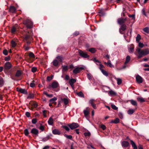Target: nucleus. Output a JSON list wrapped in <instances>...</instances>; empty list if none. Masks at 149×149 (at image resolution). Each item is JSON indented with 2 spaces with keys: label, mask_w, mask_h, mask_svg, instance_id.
<instances>
[{
  "label": "nucleus",
  "mask_w": 149,
  "mask_h": 149,
  "mask_svg": "<svg viewBox=\"0 0 149 149\" xmlns=\"http://www.w3.org/2000/svg\"><path fill=\"white\" fill-rule=\"evenodd\" d=\"M4 60L6 61H9L10 60V57L9 56L6 57L4 58Z\"/></svg>",
  "instance_id": "54"
},
{
  "label": "nucleus",
  "mask_w": 149,
  "mask_h": 149,
  "mask_svg": "<svg viewBox=\"0 0 149 149\" xmlns=\"http://www.w3.org/2000/svg\"><path fill=\"white\" fill-rule=\"evenodd\" d=\"M56 58L58 60L59 62H62V58L61 56H57Z\"/></svg>",
  "instance_id": "39"
},
{
  "label": "nucleus",
  "mask_w": 149,
  "mask_h": 149,
  "mask_svg": "<svg viewBox=\"0 0 149 149\" xmlns=\"http://www.w3.org/2000/svg\"><path fill=\"white\" fill-rule=\"evenodd\" d=\"M23 24L26 26L27 29H31L33 27V23L29 19H26L23 21Z\"/></svg>",
  "instance_id": "2"
},
{
  "label": "nucleus",
  "mask_w": 149,
  "mask_h": 149,
  "mask_svg": "<svg viewBox=\"0 0 149 149\" xmlns=\"http://www.w3.org/2000/svg\"><path fill=\"white\" fill-rule=\"evenodd\" d=\"M50 138V136L49 135L47 136V137L42 139V141L43 142H45L47 141Z\"/></svg>",
  "instance_id": "41"
},
{
  "label": "nucleus",
  "mask_w": 149,
  "mask_h": 149,
  "mask_svg": "<svg viewBox=\"0 0 149 149\" xmlns=\"http://www.w3.org/2000/svg\"><path fill=\"white\" fill-rule=\"evenodd\" d=\"M10 42L11 46L12 47H14L16 46L17 44L13 40H12Z\"/></svg>",
  "instance_id": "35"
},
{
  "label": "nucleus",
  "mask_w": 149,
  "mask_h": 149,
  "mask_svg": "<svg viewBox=\"0 0 149 149\" xmlns=\"http://www.w3.org/2000/svg\"><path fill=\"white\" fill-rule=\"evenodd\" d=\"M22 74V73L21 72V70H18L17 71L15 75H11V78L13 80H16V79L15 77H19Z\"/></svg>",
  "instance_id": "6"
},
{
  "label": "nucleus",
  "mask_w": 149,
  "mask_h": 149,
  "mask_svg": "<svg viewBox=\"0 0 149 149\" xmlns=\"http://www.w3.org/2000/svg\"><path fill=\"white\" fill-rule=\"evenodd\" d=\"M78 52L80 56L82 58H87L89 57V56L86 52H83L81 50H79Z\"/></svg>",
  "instance_id": "5"
},
{
  "label": "nucleus",
  "mask_w": 149,
  "mask_h": 149,
  "mask_svg": "<svg viewBox=\"0 0 149 149\" xmlns=\"http://www.w3.org/2000/svg\"><path fill=\"white\" fill-rule=\"evenodd\" d=\"M76 80L74 79H70L69 81V83L70 86H72V84L76 82Z\"/></svg>",
  "instance_id": "23"
},
{
  "label": "nucleus",
  "mask_w": 149,
  "mask_h": 149,
  "mask_svg": "<svg viewBox=\"0 0 149 149\" xmlns=\"http://www.w3.org/2000/svg\"><path fill=\"white\" fill-rule=\"evenodd\" d=\"M83 67H77L73 70V73L74 74H77L79 73L81 70H84Z\"/></svg>",
  "instance_id": "12"
},
{
  "label": "nucleus",
  "mask_w": 149,
  "mask_h": 149,
  "mask_svg": "<svg viewBox=\"0 0 149 149\" xmlns=\"http://www.w3.org/2000/svg\"><path fill=\"white\" fill-rule=\"evenodd\" d=\"M47 112V111L46 110H44L43 111V115L44 117H47V115L46 114Z\"/></svg>",
  "instance_id": "60"
},
{
  "label": "nucleus",
  "mask_w": 149,
  "mask_h": 149,
  "mask_svg": "<svg viewBox=\"0 0 149 149\" xmlns=\"http://www.w3.org/2000/svg\"><path fill=\"white\" fill-rule=\"evenodd\" d=\"M79 33L78 31H75L73 34V36H77L78 35Z\"/></svg>",
  "instance_id": "64"
},
{
  "label": "nucleus",
  "mask_w": 149,
  "mask_h": 149,
  "mask_svg": "<svg viewBox=\"0 0 149 149\" xmlns=\"http://www.w3.org/2000/svg\"><path fill=\"white\" fill-rule=\"evenodd\" d=\"M98 13L100 14V16H104L105 14L102 9H100L99 10Z\"/></svg>",
  "instance_id": "27"
},
{
  "label": "nucleus",
  "mask_w": 149,
  "mask_h": 149,
  "mask_svg": "<svg viewBox=\"0 0 149 149\" xmlns=\"http://www.w3.org/2000/svg\"><path fill=\"white\" fill-rule=\"evenodd\" d=\"M144 53L145 55L149 54V50L148 49H146L144 50Z\"/></svg>",
  "instance_id": "56"
},
{
  "label": "nucleus",
  "mask_w": 149,
  "mask_h": 149,
  "mask_svg": "<svg viewBox=\"0 0 149 149\" xmlns=\"http://www.w3.org/2000/svg\"><path fill=\"white\" fill-rule=\"evenodd\" d=\"M126 20V18L124 19L123 18H119L118 19V23L120 25L124 24Z\"/></svg>",
  "instance_id": "11"
},
{
  "label": "nucleus",
  "mask_w": 149,
  "mask_h": 149,
  "mask_svg": "<svg viewBox=\"0 0 149 149\" xmlns=\"http://www.w3.org/2000/svg\"><path fill=\"white\" fill-rule=\"evenodd\" d=\"M137 100L138 101L142 103L145 102V100L144 99L143 97H139L137 98Z\"/></svg>",
  "instance_id": "33"
},
{
  "label": "nucleus",
  "mask_w": 149,
  "mask_h": 149,
  "mask_svg": "<svg viewBox=\"0 0 149 149\" xmlns=\"http://www.w3.org/2000/svg\"><path fill=\"white\" fill-rule=\"evenodd\" d=\"M109 94L111 96H114L116 95H117V93L113 91L112 90H111L109 91Z\"/></svg>",
  "instance_id": "28"
},
{
  "label": "nucleus",
  "mask_w": 149,
  "mask_h": 149,
  "mask_svg": "<svg viewBox=\"0 0 149 149\" xmlns=\"http://www.w3.org/2000/svg\"><path fill=\"white\" fill-rule=\"evenodd\" d=\"M58 87H59V84L57 81H54L52 83V88L53 89L57 88Z\"/></svg>",
  "instance_id": "14"
},
{
  "label": "nucleus",
  "mask_w": 149,
  "mask_h": 149,
  "mask_svg": "<svg viewBox=\"0 0 149 149\" xmlns=\"http://www.w3.org/2000/svg\"><path fill=\"white\" fill-rule=\"evenodd\" d=\"M68 126L71 130H73L78 127L79 125L77 123H73L71 124H68Z\"/></svg>",
  "instance_id": "8"
},
{
  "label": "nucleus",
  "mask_w": 149,
  "mask_h": 149,
  "mask_svg": "<svg viewBox=\"0 0 149 149\" xmlns=\"http://www.w3.org/2000/svg\"><path fill=\"white\" fill-rule=\"evenodd\" d=\"M37 70V68H36L35 67H33L32 68L31 70L32 72H36Z\"/></svg>",
  "instance_id": "61"
},
{
  "label": "nucleus",
  "mask_w": 149,
  "mask_h": 149,
  "mask_svg": "<svg viewBox=\"0 0 149 149\" xmlns=\"http://www.w3.org/2000/svg\"><path fill=\"white\" fill-rule=\"evenodd\" d=\"M130 102V103L134 106H137V102L136 101L133 100H129L128 101Z\"/></svg>",
  "instance_id": "21"
},
{
  "label": "nucleus",
  "mask_w": 149,
  "mask_h": 149,
  "mask_svg": "<svg viewBox=\"0 0 149 149\" xmlns=\"http://www.w3.org/2000/svg\"><path fill=\"white\" fill-rule=\"evenodd\" d=\"M31 133L32 134V136H38L39 133L38 130L35 128H33L31 131Z\"/></svg>",
  "instance_id": "10"
},
{
  "label": "nucleus",
  "mask_w": 149,
  "mask_h": 149,
  "mask_svg": "<svg viewBox=\"0 0 149 149\" xmlns=\"http://www.w3.org/2000/svg\"><path fill=\"white\" fill-rule=\"evenodd\" d=\"M130 142L132 146L133 147V149H137V146L135 144V143L132 140H130Z\"/></svg>",
  "instance_id": "20"
},
{
  "label": "nucleus",
  "mask_w": 149,
  "mask_h": 149,
  "mask_svg": "<svg viewBox=\"0 0 149 149\" xmlns=\"http://www.w3.org/2000/svg\"><path fill=\"white\" fill-rule=\"evenodd\" d=\"M62 127L63 128L65 129V130L67 131H68L70 130V128L68 127L66 125H63L62 126Z\"/></svg>",
  "instance_id": "46"
},
{
  "label": "nucleus",
  "mask_w": 149,
  "mask_h": 149,
  "mask_svg": "<svg viewBox=\"0 0 149 149\" xmlns=\"http://www.w3.org/2000/svg\"><path fill=\"white\" fill-rule=\"evenodd\" d=\"M17 90L18 92L24 94H27L28 93L27 91L25 89H23L22 88H17Z\"/></svg>",
  "instance_id": "16"
},
{
  "label": "nucleus",
  "mask_w": 149,
  "mask_h": 149,
  "mask_svg": "<svg viewBox=\"0 0 149 149\" xmlns=\"http://www.w3.org/2000/svg\"><path fill=\"white\" fill-rule=\"evenodd\" d=\"M121 144L123 148L127 147L129 146V143L128 141H123L122 142Z\"/></svg>",
  "instance_id": "17"
},
{
  "label": "nucleus",
  "mask_w": 149,
  "mask_h": 149,
  "mask_svg": "<svg viewBox=\"0 0 149 149\" xmlns=\"http://www.w3.org/2000/svg\"><path fill=\"white\" fill-rule=\"evenodd\" d=\"M127 28V26L125 24L121 25V26L119 29V32L121 34H123V31H125Z\"/></svg>",
  "instance_id": "9"
},
{
  "label": "nucleus",
  "mask_w": 149,
  "mask_h": 149,
  "mask_svg": "<svg viewBox=\"0 0 149 149\" xmlns=\"http://www.w3.org/2000/svg\"><path fill=\"white\" fill-rule=\"evenodd\" d=\"M95 100L94 99H92L89 101V103L91 104V105L93 107L96 109L97 108L96 107V104L95 103Z\"/></svg>",
  "instance_id": "15"
},
{
  "label": "nucleus",
  "mask_w": 149,
  "mask_h": 149,
  "mask_svg": "<svg viewBox=\"0 0 149 149\" xmlns=\"http://www.w3.org/2000/svg\"><path fill=\"white\" fill-rule=\"evenodd\" d=\"M77 93V95H78V96H79V97H84V95L83 94V93H82V92H81V91H80L79 93Z\"/></svg>",
  "instance_id": "45"
},
{
  "label": "nucleus",
  "mask_w": 149,
  "mask_h": 149,
  "mask_svg": "<svg viewBox=\"0 0 149 149\" xmlns=\"http://www.w3.org/2000/svg\"><path fill=\"white\" fill-rule=\"evenodd\" d=\"M84 135L86 136H89L91 135V133L90 132H85L84 133Z\"/></svg>",
  "instance_id": "50"
},
{
  "label": "nucleus",
  "mask_w": 149,
  "mask_h": 149,
  "mask_svg": "<svg viewBox=\"0 0 149 149\" xmlns=\"http://www.w3.org/2000/svg\"><path fill=\"white\" fill-rule=\"evenodd\" d=\"M29 55L30 58L34 60L35 58V56L33 52H29Z\"/></svg>",
  "instance_id": "25"
},
{
  "label": "nucleus",
  "mask_w": 149,
  "mask_h": 149,
  "mask_svg": "<svg viewBox=\"0 0 149 149\" xmlns=\"http://www.w3.org/2000/svg\"><path fill=\"white\" fill-rule=\"evenodd\" d=\"M33 82L31 83L30 84V86L32 88H33V87H34L35 85V83H34V82H35V81L34 80H33Z\"/></svg>",
  "instance_id": "55"
},
{
  "label": "nucleus",
  "mask_w": 149,
  "mask_h": 149,
  "mask_svg": "<svg viewBox=\"0 0 149 149\" xmlns=\"http://www.w3.org/2000/svg\"><path fill=\"white\" fill-rule=\"evenodd\" d=\"M89 51L92 53H94L95 52L96 50L94 48H91L89 49Z\"/></svg>",
  "instance_id": "44"
},
{
  "label": "nucleus",
  "mask_w": 149,
  "mask_h": 149,
  "mask_svg": "<svg viewBox=\"0 0 149 149\" xmlns=\"http://www.w3.org/2000/svg\"><path fill=\"white\" fill-rule=\"evenodd\" d=\"M111 107L114 110H117L118 109V108L115 105L113 104H112L111 105Z\"/></svg>",
  "instance_id": "53"
},
{
  "label": "nucleus",
  "mask_w": 149,
  "mask_h": 149,
  "mask_svg": "<svg viewBox=\"0 0 149 149\" xmlns=\"http://www.w3.org/2000/svg\"><path fill=\"white\" fill-rule=\"evenodd\" d=\"M54 77V75H52L51 76H48L47 77V80L48 81H50L52 80Z\"/></svg>",
  "instance_id": "43"
},
{
  "label": "nucleus",
  "mask_w": 149,
  "mask_h": 149,
  "mask_svg": "<svg viewBox=\"0 0 149 149\" xmlns=\"http://www.w3.org/2000/svg\"><path fill=\"white\" fill-rule=\"evenodd\" d=\"M84 113L86 116H88L89 113V112L87 110H84Z\"/></svg>",
  "instance_id": "49"
},
{
  "label": "nucleus",
  "mask_w": 149,
  "mask_h": 149,
  "mask_svg": "<svg viewBox=\"0 0 149 149\" xmlns=\"http://www.w3.org/2000/svg\"><path fill=\"white\" fill-rule=\"evenodd\" d=\"M12 67V65L10 62H6L5 63L4 65L3 71L4 72H6L8 71Z\"/></svg>",
  "instance_id": "3"
},
{
  "label": "nucleus",
  "mask_w": 149,
  "mask_h": 149,
  "mask_svg": "<svg viewBox=\"0 0 149 149\" xmlns=\"http://www.w3.org/2000/svg\"><path fill=\"white\" fill-rule=\"evenodd\" d=\"M48 124L49 125H52V124H53V120L51 117H50L49 118V119L48 121Z\"/></svg>",
  "instance_id": "29"
},
{
  "label": "nucleus",
  "mask_w": 149,
  "mask_h": 149,
  "mask_svg": "<svg viewBox=\"0 0 149 149\" xmlns=\"http://www.w3.org/2000/svg\"><path fill=\"white\" fill-rule=\"evenodd\" d=\"M62 71L63 72L67 71L68 69V66L65 65H62Z\"/></svg>",
  "instance_id": "26"
},
{
  "label": "nucleus",
  "mask_w": 149,
  "mask_h": 149,
  "mask_svg": "<svg viewBox=\"0 0 149 149\" xmlns=\"http://www.w3.org/2000/svg\"><path fill=\"white\" fill-rule=\"evenodd\" d=\"M143 31L147 33H149V28L148 27H146L143 29Z\"/></svg>",
  "instance_id": "38"
},
{
  "label": "nucleus",
  "mask_w": 149,
  "mask_h": 149,
  "mask_svg": "<svg viewBox=\"0 0 149 149\" xmlns=\"http://www.w3.org/2000/svg\"><path fill=\"white\" fill-rule=\"evenodd\" d=\"M114 120V123L117 124L119 123L120 120L118 118H116Z\"/></svg>",
  "instance_id": "51"
},
{
  "label": "nucleus",
  "mask_w": 149,
  "mask_h": 149,
  "mask_svg": "<svg viewBox=\"0 0 149 149\" xmlns=\"http://www.w3.org/2000/svg\"><path fill=\"white\" fill-rule=\"evenodd\" d=\"M59 62L57 60L55 59L53 61L52 63L54 66L57 67L58 65Z\"/></svg>",
  "instance_id": "19"
},
{
  "label": "nucleus",
  "mask_w": 149,
  "mask_h": 149,
  "mask_svg": "<svg viewBox=\"0 0 149 149\" xmlns=\"http://www.w3.org/2000/svg\"><path fill=\"white\" fill-rule=\"evenodd\" d=\"M115 79L117 81V83L118 85H120L121 84L122 80L121 79L116 78Z\"/></svg>",
  "instance_id": "32"
},
{
  "label": "nucleus",
  "mask_w": 149,
  "mask_h": 149,
  "mask_svg": "<svg viewBox=\"0 0 149 149\" xmlns=\"http://www.w3.org/2000/svg\"><path fill=\"white\" fill-rule=\"evenodd\" d=\"M136 79L137 82L138 83H141L143 81V78L141 76L138 74L136 76Z\"/></svg>",
  "instance_id": "13"
},
{
  "label": "nucleus",
  "mask_w": 149,
  "mask_h": 149,
  "mask_svg": "<svg viewBox=\"0 0 149 149\" xmlns=\"http://www.w3.org/2000/svg\"><path fill=\"white\" fill-rule=\"evenodd\" d=\"M4 81L3 78L0 76V87H2L4 84Z\"/></svg>",
  "instance_id": "24"
},
{
  "label": "nucleus",
  "mask_w": 149,
  "mask_h": 149,
  "mask_svg": "<svg viewBox=\"0 0 149 149\" xmlns=\"http://www.w3.org/2000/svg\"><path fill=\"white\" fill-rule=\"evenodd\" d=\"M57 99V98L56 97H54L53 98L49 100V102H51V103H53L55 101H56Z\"/></svg>",
  "instance_id": "42"
},
{
  "label": "nucleus",
  "mask_w": 149,
  "mask_h": 149,
  "mask_svg": "<svg viewBox=\"0 0 149 149\" xmlns=\"http://www.w3.org/2000/svg\"><path fill=\"white\" fill-rule=\"evenodd\" d=\"M100 70L103 74L104 75L106 76H107L108 75V73L106 71L102 69H100Z\"/></svg>",
  "instance_id": "34"
},
{
  "label": "nucleus",
  "mask_w": 149,
  "mask_h": 149,
  "mask_svg": "<svg viewBox=\"0 0 149 149\" xmlns=\"http://www.w3.org/2000/svg\"><path fill=\"white\" fill-rule=\"evenodd\" d=\"M24 133L25 135L28 137H30V136L29 135V132L28 131V129H25L24 130Z\"/></svg>",
  "instance_id": "30"
},
{
  "label": "nucleus",
  "mask_w": 149,
  "mask_h": 149,
  "mask_svg": "<svg viewBox=\"0 0 149 149\" xmlns=\"http://www.w3.org/2000/svg\"><path fill=\"white\" fill-rule=\"evenodd\" d=\"M32 34L33 33L31 30H27L26 34L23 37V41L26 43L25 45H24V47L26 51H28L30 47L29 46L33 39Z\"/></svg>",
  "instance_id": "1"
},
{
  "label": "nucleus",
  "mask_w": 149,
  "mask_h": 149,
  "mask_svg": "<svg viewBox=\"0 0 149 149\" xmlns=\"http://www.w3.org/2000/svg\"><path fill=\"white\" fill-rule=\"evenodd\" d=\"M118 115L119 117V118L122 119L123 118V115L122 113L121 112H119L118 113Z\"/></svg>",
  "instance_id": "57"
},
{
  "label": "nucleus",
  "mask_w": 149,
  "mask_h": 149,
  "mask_svg": "<svg viewBox=\"0 0 149 149\" xmlns=\"http://www.w3.org/2000/svg\"><path fill=\"white\" fill-rule=\"evenodd\" d=\"M19 29V26L17 24H15L13 26L11 29V32L12 33H14L17 31H18Z\"/></svg>",
  "instance_id": "7"
},
{
  "label": "nucleus",
  "mask_w": 149,
  "mask_h": 149,
  "mask_svg": "<svg viewBox=\"0 0 149 149\" xmlns=\"http://www.w3.org/2000/svg\"><path fill=\"white\" fill-rule=\"evenodd\" d=\"M16 9L15 7L13 6H11L10 7L9 11L12 13H14L16 11Z\"/></svg>",
  "instance_id": "22"
},
{
  "label": "nucleus",
  "mask_w": 149,
  "mask_h": 149,
  "mask_svg": "<svg viewBox=\"0 0 149 149\" xmlns=\"http://www.w3.org/2000/svg\"><path fill=\"white\" fill-rule=\"evenodd\" d=\"M39 129L42 131L44 130V126L42 125V124H41L40 126Z\"/></svg>",
  "instance_id": "63"
},
{
  "label": "nucleus",
  "mask_w": 149,
  "mask_h": 149,
  "mask_svg": "<svg viewBox=\"0 0 149 149\" xmlns=\"http://www.w3.org/2000/svg\"><path fill=\"white\" fill-rule=\"evenodd\" d=\"M141 39V37L140 35L139 34H138L137 35L136 37V41L137 42L139 43Z\"/></svg>",
  "instance_id": "36"
},
{
  "label": "nucleus",
  "mask_w": 149,
  "mask_h": 149,
  "mask_svg": "<svg viewBox=\"0 0 149 149\" xmlns=\"http://www.w3.org/2000/svg\"><path fill=\"white\" fill-rule=\"evenodd\" d=\"M37 120L36 118H33L32 120V123L33 124H36L37 123Z\"/></svg>",
  "instance_id": "58"
},
{
  "label": "nucleus",
  "mask_w": 149,
  "mask_h": 149,
  "mask_svg": "<svg viewBox=\"0 0 149 149\" xmlns=\"http://www.w3.org/2000/svg\"><path fill=\"white\" fill-rule=\"evenodd\" d=\"M135 109H130L127 111L128 114L131 115L135 111Z\"/></svg>",
  "instance_id": "31"
},
{
  "label": "nucleus",
  "mask_w": 149,
  "mask_h": 149,
  "mask_svg": "<svg viewBox=\"0 0 149 149\" xmlns=\"http://www.w3.org/2000/svg\"><path fill=\"white\" fill-rule=\"evenodd\" d=\"M3 53L5 55H7L8 53L7 50L6 49L4 50L3 51Z\"/></svg>",
  "instance_id": "59"
},
{
  "label": "nucleus",
  "mask_w": 149,
  "mask_h": 149,
  "mask_svg": "<svg viewBox=\"0 0 149 149\" xmlns=\"http://www.w3.org/2000/svg\"><path fill=\"white\" fill-rule=\"evenodd\" d=\"M136 51L138 52L139 54L137 57L138 58H140L143 56H145L144 53V50L141 51V49L137 47L136 49Z\"/></svg>",
  "instance_id": "4"
},
{
  "label": "nucleus",
  "mask_w": 149,
  "mask_h": 149,
  "mask_svg": "<svg viewBox=\"0 0 149 149\" xmlns=\"http://www.w3.org/2000/svg\"><path fill=\"white\" fill-rule=\"evenodd\" d=\"M52 133L54 134L60 135L61 133L60 131L57 129H54L52 131Z\"/></svg>",
  "instance_id": "18"
},
{
  "label": "nucleus",
  "mask_w": 149,
  "mask_h": 149,
  "mask_svg": "<svg viewBox=\"0 0 149 149\" xmlns=\"http://www.w3.org/2000/svg\"><path fill=\"white\" fill-rule=\"evenodd\" d=\"M34 97L32 93H30L29 95L27 97V98H33Z\"/></svg>",
  "instance_id": "52"
},
{
  "label": "nucleus",
  "mask_w": 149,
  "mask_h": 149,
  "mask_svg": "<svg viewBox=\"0 0 149 149\" xmlns=\"http://www.w3.org/2000/svg\"><path fill=\"white\" fill-rule=\"evenodd\" d=\"M130 56H127L126 57V61L125 62V64L128 63L130 61Z\"/></svg>",
  "instance_id": "37"
},
{
  "label": "nucleus",
  "mask_w": 149,
  "mask_h": 149,
  "mask_svg": "<svg viewBox=\"0 0 149 149\" xmlns=\"http://www.w3.org/2000/svg\"><path fill=\"white\" fill-rule=\"evenodd\" d=\"M64 102L65 104L67 105L68 104V99L65 98H64L63 99H61Z\"/></svg>",
  "instance_id": "40"
},
{
  "label": "nucleus",
  "mask_w": 149,
  "mask_h": 149,
  "mask_svg": "<svg viewBox=\"0 0 149 149\" xmlns=\"http://www.w3.org/2000/svg\"><path fill=\"white\" fill-rule=\"evenodd\" d=\"M64 136L67 139H71L72 138V136L70 135H67L65 134L64 135Z\"/></svg>",
  "instance_id": "47"
},
{
  "label": "nucleus",
  "mask_w": 149,
  "mask_h": 149,
  "mask_svg": "<svg viewBox=\"0 0 149 149\" xmlns=\"http://www.w3.org/2000/svg\"><path fill=\"white\" fill-rule=\"evenodd\" d=\"M93 60L94 62L96 63L97 64V63H100V62L98 60H97L95 58H93Z\"/></svg>",
  "instance_id": "62"
},
{
  "label": "nucleus",
  "mask_w": 149,
  "mask_h": 149,
  "mask_svg": "<svg viewBox=\"0 0 149 149\" xmlns=\"http://www.w3.org/2000/svg\"><path fill=\"white\" fill-rule=\"evenodd\" d=\"M134 47L133 45L131 46L129 49V52L130 53L132 52L133 51Z\"/></svg>",
  "instance_id": "48"
}]
</instances>
